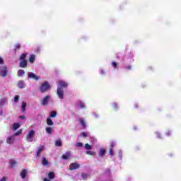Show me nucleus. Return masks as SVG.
<instances>
[{"label": "nucleus", "instance_id": "obj_11", "mask_svg": "<svg viewBox=\"0 0 181 181\" xmlns=\"http://www.w3.org/2000/svg\"><path fill=\"white\" fill-rule=\"evenodd\" d=\"M28 78H33V80H35L37 81L39 80V76H36L33 72H29L28 73Z\"/></svg>", "mask_w": 181, "mask_h": 181}, {"label": "nucleus", "instance_id": "obj_51", "mask_svg": "<svg viewBox=\"0 0 181 181\" xmlns=\"http://www.w3.org/2000/svg\"><path fill=\"white\" fill-rule=\"evenodd\" d=\"M11 166H15V161L11 160Z\"/></svg>", "mask_w": 181, "mask_h": 181}, {"label": "nucleus", "instance_id": "obj_6", "mask_svg": "<svg viewBox=\"0 0 181 181\" xmlns=\"http://www.w3.org/2000/svg\"><path fill=\"white\" fill-rule=\"evenodd\" d=\"M57 94L59 100H63V98H64V90L63 88H57Z\"/></svg>", "mask_w": 181, "mask_h": 181}, {"label": "nucleus", "instance_id": "obj_50", "mask_svg": "<svg viewBox=\"0 0 181 181\" xmlns=\"http://www.w3.org/2000/svg\"><path fill=\"white\" fill-rule=\"evenodd\" d=\"M21 119H25V115H21L19 117Z\"/></svg>", "mask_w": 181, "mask_h": 181}, {"label": "nucleus", "instance_id": "obj_25", "mask_svg": "<svg viewBox=\"0 0 181 181\" xmlns=\"http://www.w3.org/2000/svg\"><path fill=\"white\" fill-rule=\"evenodd\" d=\"M42 163L44 166H47V165H49V161L46 158H43Z\"/></svg>", "mask_w": 181, "mask_h": 181}, {"label": "nucleus", "instance_id": "obj_5", "mask_svg": "<svg viewBox=\"0 0 181 181\" xmlns=\"http://www.w3.org/2000/svg\"><path fill=\"white\" fill-rule=\"evenodd\" d=\"M69 83L66 81L60 80L57 81V88H67Z\"/></svg>", "mask_w": 181, "mask_h": 181}, {"label": "nucleus", "instance_id": "obj_46", "mask_svg": "<svg viewBox=\"0 0 181 181\" xmlns=\"http://www.w3.org/2000/svg\"><path fill=\"white\" fill-rule=\"evenodd\" d=\"M92 115L94 118H100V115H97V113H93Z\"/></svg>", "mask_w": 181, "mask_h": 181}, {"label": "nucleus", "instance_id": "obj_33", "mask_svg": "<svg viewBox=\"0 0 181 181\" xmlns=\"http://www.w3.org/2000/svg\"><path fill=\"white\" fill-rule=\"evenodd\" d=\"M109 155H110V156H114V155H115L114 148H110Z\"/></svg>", "mask_w": 181, "mask_h": 181}, {"label": "nucleus", "instance_id": "obj_40", "mask_svg": "<svg viewBox=\"0 0 181 181\" xmlns=\"http://www.w3.org/2000/svg\"><path fill=\"white\" fill-rule=\"evenodd\" d=\"M18 49H21V44H19V43H17L15 45V50H16Z\"/></svg>", "mask_w": 181, "mask_h": 181}, {"label": "nucleus", "instance_id": "obj_36", "mask_svg": "<svg viewBox=\"0 0 181 181\" xmlns=\"http://www.w3.org/2000/svg\"><path fill=\"white\" fill-rule=\"evenodd\" d=\"M75 146H76V148H81V146H83V143H81V142L76 143V144H75Z\"/></svg>", "mask_w": 181, "mask_h": 181}, {"label": "nucleus", "instance_id": "obj_14", "mask_svg": "<svg viewBox=\"0 0 181 181\" xmlns=\"http://www.w3.org/2000/svg\"><path fill=\"white\" fill-rule=\"evenodd\" d=\"M82 128H86V127H87V124L86 123V119H84V118L83 117H80L78 119Z\"/></svg>", "mask_w": 181, "mask_h": 181}, {"label": "nucleus", "instance_id": "obj_48", "mask_svg": "<svg viewBox=\"0 0 181 181\" xmlns=\"http://www.w3.org/2000/svg\"><path fill=\"white\" fill-rule=\"evenodd\" d=\"M4 115V110L2 108H0V116Z\"/></svg>", "mask_w": 181, "mask_h": 181}, {"label": "nucleus", "instance_id": "obj_30", "mask_svg": "<svg viewBox=\"0 0 181 181\" xmlns=\"http://www.w3.org/2000/svg\"><path fill=\"white\" fill-rule=\"evenodd\" d=\"M56 146H62V140L58 139L55 142Z\"/></svg>", "mask_w": 181, "mask_h": 181}, {"label": "nucleus", "instance_id": "obj_15", "mask_svg": "<svg viewBox=\"0 0 181 181\" xmlns=\"http://www.w3.org/2000/svg\"><path fill=\"white\" fill-rule=\"evenodd\" d=\"M35 60H36V55H35V54H31L28 59L29 62L33 64V63H35Z\"/></svg>", "mask_w": 181, "mask_h": 181}, {"label": "nucleus", "instance_id": "obj_27", "mask_svg": "<svg viewBox=\"0 0 181 181\" xmlns=\"http://www.w3.org/2000/svg\"><path fill=\"white\" fill-rule=\"evenodd\" d=\"M104 155H105V150L104 148H101L99 151V156L103 157Z\"/></svg>", "mask_w": 181, "mask_h": 181}, {"label": "nucleus", "instance_id": "obj_37", "mask_svg": "<svg viewBox=\"0 0 181 181\" xmlns=\"http://www.w3.org/2000/svg\"><path fill=\"white\" fill-rule=\"evenodd\" d=\"M112 107L114 108V110H117V108H118V104L113 103H112Z\"/></svg>", "mask_w": 181, "mask_h": 181}, {"label": "nucleus", "instance_id": "obj_1", "mask_svg": "<svg viewBox=\"0 0 181 181\" xmlns=\"http://www.w3.org/2000/svg\"><path fill=\"white\" fill-rule=\"evenodd\" d=\"M50 88H52V86H50V83L47 81L43 82L40 84L39 87L40 93H47V91H49Z\"/></svg>", "mask_w": 181, "mask_h": 181}, {"label": "nucleus", "instance_id": "obj_53", "mask_svg": "<svg viewBox=\"0 0 181 181\" xmlns=\"http://www.w3.org/2000/svg\"><path fill=\"white\" fill-rule=\"evenodd\" d=\"M44 181H50V180L47 179V178H45Z\"/></svg>", "mask_w": 181, "mask_h": 181}, {"label": "nucleus", "instance_id": "obj_13", "mask_svg": "<svg viewBox=\"0 0 181 181\" xmlns=\"http://www.w3.org/2000/svg\"><path fill=\"white\" fill-rule=\"evenodd\" d=\"M19 66L21 67V69H26V67H28V60L21 61Z\"/></svg>", "mask_w": 181, "mask_h": 181}, {"label": "nucleus", "instance_id": "obj_22", "mask_svg": "<svg viewBox=\"0 0 181 181\" xmlns=\"http://www.w3.org/2000/svg\"><path fill=\"white\" fill-rule=\"evenodd\" d=\"M27 56H28V53L21 54V56H20V60L21 61L26 60V57Z\"/></svg>", "mask_w": 181, "mask_h": 181}, {"label": "nucleus", "instance_id": "obj_43", "mask_svg": "<svg viewBox=\"0 0 181 181\" xmlns=\"http://www.w3.org/2000/svg\"><path fill=\"white\" fill-rule=\"evenodd\" d=\"M100 71L102 76H105V71L104 69H101Z\"/></svg>", "mask_w": 181, "mask_h": 181}, {"label": "nucleus", "instance_id": "obj_8", "mask_svg": "<svg viewBox=\"0 0 181 181\" xmlns=\"http://www.w3.org/2000/svg\"><path fill=\"white\" fill-rule=\"evenodd\" d=\"M78 168H80V164L77 163H72L69 165L70 170H76V169H78Z\"/></svg>", "mask_w": 181, "mask_h": 181}, {"label": "nucleus", "instance_id": "obj_3", "mask_svg": "<svg viewBox=\"0 0 181 181\" xmlns=\"http://www.w3.org/2000/svg\"><path fill=\"white\" fill-rule=\"evenodd\" d=\"M49 101H52V95H47L40 101L41 105H43L45 107V105H48Z\"/></svg>", "mask_w": 181, "mask_h": 181}, {"label": "nucleus", "instance_id": "obj_49", "mask_svg": "<svg viewBox=\"0 0 181 181\" xmlns=\"http://www.w3.org/2000/svg\"><path fill=\"white\" fill-rule=\"evenodd\" d=\"M6 177H3L1 180H0V181H6Z\"/></svg>", "mask_w": 181, "mask_h": 181}, {"label": "nucleus", "instance_id": "obj_41", "mask_svg": "<svg viewBox=\"0 0 181 181\" xmlns=\"http://www.w3.org/2000/svg\"><path fill=\"white\" fill-rule=\"evenodd\" d=\"M19 101V95H16L14 97V103H18Z\"/></svg>", "mask_w": 181, "mask_h": 181}, {"label": "nucleus", "instance_id": "obj_23", "mask_svg": "<svg viewBox=\"0 0 181 181\" xmlns=\"http://www.w3.org/2000/svg\"><path fill=\"white\" fill-rule=\"evenodd\" d=\"M20 127H21V124H19V123H14L12 126V129L14 130H16Z\"/></svg>", "mask_w": 181, "mask_h": 181}, {"label": "nucleus", "instance_id": "obj_44", "mask_svg": "<svg viewBox=\"0 0 181 181\" xmlns=\"http://www.w3.org/2000/svg\"><path fill=\"white\" fill-rule=\"evenodd\" d=\"M165 135H167V136H170L172 135V132L171 131H168L165 133Z\"/></svg>", "mask_w": 181, "mask_h": 181}, {"label": "nucleus", "instance_id": "obj_47", "mask_svg": "<svg viewBox=\"0 0 181 181\" xmlns=\"http://www.w3.org/2000/svg\"><path fill=\"white\" fill-rule=\"evenodd\" d=\"M5 62L4 61V59L0 57V64H4Z\"/></svg>", "mask_w": 181, "mask_h": 181}, {"label": "nucleus", "instance_id": "obj_21", "mask_svg": "<svg viewBox=\"0 0 181 181\" xmlns=\"http://www.w3.org/2000/svg\"><path fill=\"white\" fill-rule=\"evenodd\" d=\"M26 102H22L21 103V110L23 112H25L26 111Z\"/></svg>", "mask_w": 181, "mask_h": 181}, {"label": "nucleus", "instance_id": "obj_7", "mask_svg": "<svg viewBox=\"0 0 181 181\" xmlns=\"http://www.w3.org/2000/svg\"><path fill=\"white\" fill-rule=\"evenodd\" d=\"M71 158V152L70 151H66L63 156H62V159L64 160H69V159Z\"/></svg>", "mask_w": 181, "mask_h": 181}, {"label": "nucleus", "instance_id": "obj_29", "mask_svg": "<svg viewBox=\"0 0 181 181\" xmlns=\"http://www.w3.org/2000/svg\"><path fill=\"white\" fill-rule=\"evenodd\" d=\"M49 179H54V173L50 172L48 173Z\"/></svg>", "mask_w": 181, "mask_h": 181}, {"label": "nucleus", "instance_id": "obj_9", "mask_svg": "<svg viewBox=\"0 0 181 181\" xmlns=\"http://www.w3.org/2000/svg\"><path fill=\"white\" fill-rule=\"evenodd\" d=\"M76 105L77 107H78V108H81V110H84V108H86V103H84V101L82 100H78L76 103Z\"/></svg>", "mask_w": 181, "mask_h": 181}, {"label": "nucleus", "instance_id": "obj_12", "mask_svg": "<svg viewBox=\"0 0 181 181\" xmlns=\"http://www.w3.org/2000/svg\"><path fill=\"white\" fill-rule=\"evenodd\" d=\"M6 104H8V98L5 97L0 99V107H4Z\"/></svg>", "mask_w": 181, "mask_h": 181}, {"label": "nucleus", "instance_id": "obj_16", "mask_svg": "<svg viewBox=\"0 0 181 181\" xmlns=\"http://www.w3.org/2000/svg\"><path fill=\"white\" fill-rule=\"evenodd\" d=\"M25 81H19L17 83V87H18V88H25Z\"/></svg>", "mask_w": 181, "mask_h": 181}, {"label": "nucleus", "instance_id": "obj_28", "mask_svg": "<svg viewBox=\"0 0 181 181\" xmlns=\"http://www.w3.org/2000/svg\"><path fill=\"white\" fill-rule=\"evenodd\" d=\"M85 149H86L87 151H91V149H93V146H91L88 144H85Z\"/></svg>", "mask_w": 181, "mask_h": 181}, {"label": "nucleus", "instance_id": "obj_2", "mask_svg": "<svg viewBox=\"0 0 181 181\" xmlns=\"http://www.w3.org/2000/svg\"><path fill=\"white\" fill-rule=\"evenodd\" d=\"M35 135L36 132L33 129H30L27 132L26 141L27 142H33L35 141Z\"/></svg>", "mask_w": 181, "mask_h": 181}, {"label": "nucleus", "instance_id": "obj_10", "mask_svg": "<svg viewBox=\"0 0 181 181\" xmlns=\"http://www.w3.org/2000/svg\"><path fill=\"white\" fill-rule=\"evenodd\" d=\"M13 142H15V136H13V135L9 136L6 139V143L8 144V145H12V144H13Z\"/></svg>", "mask_w": 181, "mask_h": 181}, {"label": "nucleus", "instance_id": "obj_32", "mask_svg": "<svg viewBox=\"0 0 181 181\" xmlns=\"http://www.w3.org/2000/svg\"><path fill=\"white\" fill-rule=\"evenodd\" d=\"M87 177H88V175L86 173H82L81 175V179L82 180H86V179H87Z\"/></svg>", "mask_w": 181, "mask_h": 181}, {"label": "nucleus", "instance_id": "obj_4", "mask_svg": "<svg viewBox=\"0 0 181 181\" xmlns=\"http://www.w3.org/2000/svg\"><path fill=\"white\" fill-rule=\"evenodd\" d=\"M8 73H9V71H8V67H6V66H0V76L1 77H6L8 76Z\"/></svg>", "mask_w": 181, "mask_h": 181}, {"label": "nucleus", "instance_id": "obj_20", "mask_svg": "<svg viewBox=\"0 0 181 181\" xmlns=\"http://www.w3.org/2000/svg\"><path fill=\"white\" fill-rule=\"evenodd\" d=\"M26 175H28V170H23L21 172V176L22 179H25V177H26Z\"/></svg>", "mask_w": 181, "mask_h": 181}, {"label": "nucleus", "instance_id": "obj_52", "mask_svg": "<svg viewBox=\"0 0 181 181\" xmlns=\"http://www.w3.org/2000/svg\"><path fill=\"white\" fill-rule=\"evenodd\" d=\"M126 69H127L128 70H131V66H127Z\"/></svg>", "mask_w": 181, "mask_h": 181}, {"label": "nucleus", "instance_id": "obj_31", "mask_svg": "<svg viewBox=\"0 0 181 181\" xmlns=\"http://www.w3.org/2000/svg\"><path fill=\"white\" fill-rule=\"evenodd\" d=\"M86 154L87 155H90L91 156H94V155H95V153L93 151H87Z\"/></svg>", "mask_w": 181, "mask_h": 181}, {"label": "nucleus", "instance_id": "obj_17", "mask_svg": "<svg viewBox=\"0 0 181 181\" xmlns=\"http://www.w3.org/2000/svg\"><path fill=\"white\" fill-rule=\"evenodd\" d=\"M45 132L48 134V135H52V132H53V127H47L45 128Z\"/></svg>", "mask_w": 181, "mask_h": 181}, {"label": "nucleus", "instance_id": "obj_38", "mask_svg": "<svg viewBox=\"0 0 181 181\" xmlns=\"http://www.w3.org/2000/svg\"><path fill=\"white\" fill-rule=\"evenodd\" d=\"M119 159H120V160L122 159V150H119Z\"/></svg>", "mask_w": 181, "mask_h": 181}, {"label": "nucleus", "instance_id": "obj_18", "mask_svg": "<svg viewBox=\"0 0 181 181\" xmlns=\"http://www.w3.org/2000/svg\"><path fill=\"white\" fill-rule=\"evenodd\" d=\"M45 150V146H40L37 151V156H40V153Z\"/></svg>", "mask_w": 181, "mask_h": 181}, {"label": "nucleus", "instance_id": "obj_34", "mask_svg": "<svg viewBox=\"0 0 181 181\" xmlns=\"http://www.w3.org/2000/svg\"><path fill=\"white\" fill-rule=\"evenodd\" d=\"M21 134H22V130H18L17 132L14 134V135H13V136H14L15 138V136H18V135H21Z\"/></svg>", "mask_w": 181, "mask_h": 181}, {"label": "nucleus", "instance_id": "obj_24", "mask_svg": "<svg viewBox=\"0 0 181 181\" xmlns=\"http://www.w3.org/2000/svg\"><path fill=\"white\" fill-rule=\"evenodd\" d=\"M57 116V112L56 111H52L49 115L50 118H56Z\"/></svg>", "mask_w": 181, "mask_h": 181}, {"label": "nucleus", "instance_id": "obj_39", "mask_svg": "<svg viewBox=\"0 0 181 181\" xmlns=\"http://www.w3.org/2000/svg\"><path fill=\"white\" fill-rule=\"evenodd\" d=\"M115 145H117V143H115V141H112L110 144V148H112V149H114V146H115Z\"/></svg>", "mask_w": 181, "mask_h": 181}, {"label": "nucleus", "instance_id": "obj_26", "mask_svg": "<svg viewBox=\"0 0 181 181\" xmlns=\"http://www.w3.org/2000/svg\"><path fill=\"white\" fill-rule=\"evenodd\" d=\"M25 74V71L22 69H19L18 71V77H22V76H24Z\"/></svg>", "mask_w": 181, "mask_h": 181}, {"label": "nucleus", "instance_id": "obj_42", "mask_svg": "<svg viewBox=\"0 0 181 181\" xmlns=\"http://www.w3.org/2000/svg\"><path fill=\"white\" fill-rule=\"evenodd\" d=\"M156 138H158L159 139H160V138H162L160 136V133H159L158 132H156Z\"/></svg>", "mask_w": 181, "mask_h": 181}, {"label": "nucleus", "instance_id": "obj_19", "mask_svg": "<svg viewBox=\"0 0 181 181\" xmlns=\"http://www.w3.org/2000/svg\"><path fill=\"white\" fill-rule=\"evenodd\" d=\"M54 124V123H53V120H52L50 117H48L47 119V125H48L49 127H53Z\"/></svg>", "mask_w": 181, "mask_h": 181}, {"label": "nucleus", "instance_id": "obj_45", "mask_svg": "<svg viewBox=\"0 0 181 181\" xmlns=\"http://www.w3.org/2000/svg\"><path fill=\"white\" fill-rule=\"evenodd\" d=\"M112 66L115 69H117V62H112Z\"/></svg>", "mask_w": 181, "mask_h": 181}, {"label": "nucleus", "instance_id": "obj_35", "mask_svg": "<svg viewBox=\"0 0 181 181\" xmlns=\"http://www.w3.org/2000/svg\"><path fill=\"white\" fill-rule=\"evenodd\" d=\"M81 136H83V138H87L88 136V134L86 132H82L81 134Z\"/></svg>", "mask_w": 181, "mask_h": 181}]
</instances>
